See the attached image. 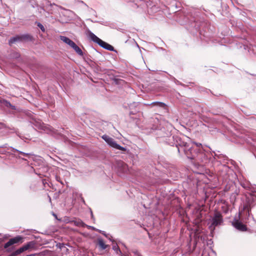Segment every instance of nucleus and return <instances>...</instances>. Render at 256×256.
Listing matches in <instances>:
<instances>
[{
    "label": "nucleus",
    "instance_id": "f257e3e1",
    "mask_svg": "<svg viewBox=\"0 0 256 256\" xmlns=\"http://www.w3.org/2000/svg\"><path fill=\"white\" fill-rule=\"evenodd\" d=\"M202 144L194 143L191 147L186 146L184 150L187 156L190 159H194L198 152L201 151Z\"/></svg>",
    "mask_w": 256,
    "mask_h": 256
},
{
    "label": "nucleus",
    "instance_id": "f03ea898",
    "mask_svg": "<svg viewBox=\"0 0 256 256\" xmlns=\"http://www.w3.org/2000/svg\"><path fill=\"white\" fill-rule=\"evenodd\" d=\"M86 34L88 36V37L91 39V40L98 44L102 48L110 50H113L114 48L112 46L102 41V40L97 37L94 34L91 32L90 30H87Z\"/></svg>",
    "mask_w": 256,
    "mask_h": 256
},
{
    "label": "nucleus",
    "instance_id": "7ed1b4c3",
    "mask_svg": "<svg viewBox=\"0 0 256 256\" xmlns=\"http://www.w3.org/2000/svg\"><path fill=\"white\" fill-rule=\"evenodd\" d=\"M102 138L110 146L122 151H125L126 150V148L120 146L112 138L108 135H103Z\"/></svg>",
    "mask_w": 256,
    "mask_h": 256
},
{
    "label": "nucleus",
    "instance_id": "20e7f679",
    "mask_svg": "<svg viewBox=\"0 0 256 256\" xmlns=\"http://www.w3.org/2000/svg\"><path fill=\"white\" fill-rule=\"evenodd\" d=\"M240 218V213H239L238 216H236L234 221L232 222V226L237 230L240 231H246V226L242 224L239 220Z\"/></svg>",
    "mask_w": 256,
    "mask_h": 256
},
{
    "label": "nucleus",
    "instance_id": "39448f33",
    "mask_svg": "<svg viewBox=\"0 0 256 256\" xmlns=\"http://www.w3.org/2000/svg\"><path fill=\"white\" fill-rule=\"evenodd\" d=\"M222 219L221 214L218 212L216 213L212 218V225L210 226L211 230H214L215 226L220 224L222 222Z\"/></svg>",
    "mask_w": 256,
    "mask_h": 256
},
{
    "label": "nucleus",
    "instance_id": "423d86ee",
    "mask_svg": "<svg viewBox=\"0 0 256 256\" xmlns=\"http://www.w3.org/2000/svg\"><path fill=\"white\" fill-rule=\"evenodd\" d=\"M22 240V238L21 236H17L14 238H11L8 240V242L4 244V248H6L13 244L18 242Z\"/></svg>",
    "mask_w": 256,
    "mask_h": 256
},
{
    "label": "nucleus",
    "instance_id": "0eeeda50",
    "mask_svg": "<svg viewBox=\"0 0 256 256\" xmlns=\"http://www.w3.org/2000/svg\"><path fill=\"white\" fill-rule=\"evenodd\" d=\"M33 245V244L32 242H29L26 244L24 246H23L21 247L20 248H18L14 252V254L17 255L18 254L26 250H28L30 248L32 247Z\"/></svg>",
    "mask_w": 256,
    "mask_h": 256
},
{
    "label": "nucleus",
    "instance_id": "6e6552de",
    "mask_svg": "<svg viewBox=\"0 0 256 256\" xmlns=\"http://www.w3.org/2000/svg\"><path fill=\"white\" fill-rule=\"evenodd\" d=\"M60 38L62 42L69 45L70 47H72L75 44L73 41L66 36H60Z\"/></svg>",
    "mask_w": 256,
    "mask_h": 256
},
{
    "label": "nucleus",
    "instance_id": "1a4fd4ad",
    "mask_svg": "<svg viewBox=\"0 0 256 256\" xmlns=\"http://www.w3.org/2000/svg\"><path fill=\"white\" fill-rule=\"evenodd\" d=\"M98 244L100 248L102 250H105L108 246L105 244L104 240L101 238L98 240Z\"/></svg>",
    "mask_w": 256,
    "mask_h": 256
},
{
    "label": "nucleus",
    "instance_id": "9d476101",
    "mask_svg": "<svg viewBox=\"0 0 256 256\" xmlns=\"http://www.w3.org/2000/svg\"><path fill=\"white\" fill-rule=\"evenodd\" d=\"M40 128L43 130L44 131L48 133L52 130L50 126H46L44 124H40Z\"/></svg>",
    "mask_w": 256,
    "mask_h": 256
},
{
    "label": "nucleus",
    "instance_id": "9b49d317",
    "mask_svg": "<svg viewBox=\"0 0 256 256\" xmlns=\"http://www.w3.org/2000/svg\"><path fill=\"white\" fill-rule=\"evenodd\" d=\"M71 48H72L75 52L80 56L83 55V52L81 49L74 44Z\"/></svg>",
    "mask_w": 256,
    "mask_h": 256
},
{
    "label": "nucleus",
    "instance_id": "f8f14e48",
    "mask_svg": "<svg viewBox=\"0 0 256 256\" xmlns=\"http://www.w3.org/2000/svg\"><path fill=\"white\" fill-rule=\"evenodd\" d=\"M74 224L75 225L77 226H82V227H84L85 226H87L84 224L82 220H76L74 222ZM88 227L89 228H94L92 226H88Z\"/></svg>",
    "mask_w": 256,
    "mask_h": 256
},
{
    "label": "nucleus",
    "instance_id": "ddd939ff",
    "mask_svg": "<svg viewBox=\"0 0 256 256\" xmlns=\"http://www.w3.org/2000/svg\"><path fill=\"white\" fill-rule=\"evenodd\" d=\"M112 249L116 252L117 254H119L122 256H123L120 249L116 244H114L112 246Z\"/></svg>",
    "mask_w": 256,
    "mask_h": 256
},
{
    "label": "nucleus",
    "instance_id": "4468645a",
    "mask_svg": "<svg viewBox=\"0 0 256 256\" xmlns=\"http://www.w3.org/2000/svg\"><path fill=\"white\" fill-rule=\"evenodd\" d=\"M20 39L19 37H14L12 38H11L10 41H9V42L10 44H13L14 42H15L17 41L18 40Z\"/></svg>",
    "mask_w": 256,
    "mask_h": 256
},
{
    "label": "nucleus",
    "instance_id": "2eb2a0df",
    "mask_svg": "<svg viewBox=\"0 0 256 256\" xmlns=\"http://www.w3.org/2000/svg\"><path fill=\"white\" fill-rule=\"evenodd\" d=\"M37 26L40 28L42 32H45V28L44 26L40 23H38Z\"/></svg>",
    "mask_w": 256,
    "mask_h": 256
},
{
    "label": "nucleus",
    "instance_id": "dca6fc26",
    "mask_svg": "<svg viewBox=\"0 0 256 256\" xmlns=\"http://www.w3.org/2000/svg\"><path fill=\"white\" fill-rule=\"evenodd\" d=\"M5 104L6 105V106H10V107H12V109H14V106H12V104L9 102H8L6 101L5 102Z\"/></svg>",
    "mask_w": 256,
    "mask_h": 256
},
{
    "label": "nucleus",
    "instance_id": "f3484780",
    "mask_svg": "<svg viewBox=\"0 0 256 256\" xmlns=\"http://www.w3.org/2000/svg\"><path fill=\"white\" fill-rule=\"evenodd\" d=\"M154 104H158L160 106H162L164 105V104L162 103V102H154Z\"/></svg>",
    "mask_w": 256,
    "mask_h": 256
},
{
    "label": "nucleus",
    "instance_id": "a211bd4d",
    "mask_svg": "<svg viewBox=\"0 0 256 256\" xmlns=\"http://www.w3.org/2000/svg\"><path fill=\"white\" fill-rule=\"evenodd\" d=\"M251 196L252 197V200L254 201H256V196Z\"/></svg>",
    "mask_w": 256,
    "mask_h": 256
},
{
    "label": "nucleus",
    "instance_id": "6ab92c4d",
    "mask_svg": "<svg viewBox=\"0 0 256 256\" xmlns=\"http://www.w3.org/2000/svg\"><path fill=\"white\" fill-rule=\"evenodd\" d=\"M134 253L138 256H141L137 251L134 252Z\"/></svg>",
    "mask_w": 256,
    "mask_h": 256
},
{
    "label": "nucleus",
    "instance_id": "aec40b11",
    "mask_svg": "<svg viewBox=\"0 0 256 256\" xmlns=\"http://www.w3.org/2000/svg\"><path fill=\"white\" fill-rule=\"evenodd\" d=\"M54 216L56 217V215L55 214H54Z\"/></svg>",
    "mask_w": 256,
    "mask_h": 256
}]
</instances>
